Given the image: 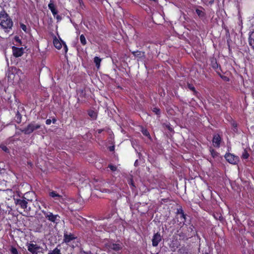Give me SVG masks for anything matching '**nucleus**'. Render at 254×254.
<instances>
[{"instance_id": "nucleus-32", "label": "nucleus", "mask_w": 254, "mask_h": 254, "mask_svg": "<svg viewBox=\"0 0 254 254\" xmlns=\"http://www.w3.org/2000/svg\"><path fill=\"white\" fill-rule=\"evenodd\" d=\"M10 251L11 253V254H18V252L16 248L12 247L10 249Z\"/></svg>"}, {"instance_id": "nucleus-23", "label": "nucleus", "mask_w": 254, "mask_h": 254, "mask_svg": "<svg viewBox=\"0 0 254 254\" xmlns=\"http://www.w3.org/2000/svg\"><path fill=\"white\" fill-rule=\"evenodd\" d=\"M209 151H210V154H211V156L213 158H215L217 157V156H218L219 153L212 147L210 148Z\"/></svg>"}, {"instance_id": "nucleus-7", "label": "nucleus", "mask_w": 254, "mask_h": 254, "mask_svg": "<svg viewBox=\"0 0 254 254\" xmlns=\"http://www.w3.org/2000/svg\"><path fill=\"white\" fill-rule=\"evenodd\" d=\"M209 62L210 66L216 72V73L218 72L219 71H222L221 65L217 63V61L215 57L214 56L210 57Z\"/></svg>"}, {"instance_id": "nucleus-37", "label": "nucleus", "mask_w": 254, "mask_h": 254, "mask_svg": "<svg viewBox=\"0 0 254 254\" xmlns=\"http://www.w3.org/2000/svg\"><path fill=\"white\" fill-rule=\"evenodd\" d=\"M62 42L64 44V50L65 53H66L68 51L67 46L64 41H62Z\"/></svg>"}, {"instance_id": "nucleus-15", "label": "nucleus", "mask_w": 254, "mask_h": 254, "mask_svg": "<svg viewBox=\"0 0 254 254\" xmlns=\"http://www.w3.org/2000/svg\"><path fill=\"white\" fill-rule=\"evenodd\" d=\"M131 54L134 57L138 58L139 59L144 58L145 57L144 52L139 51H132L131 52Z\"/></svg>"}, {"instance_id": "nucleus-1", "label": "nucleus", "mask_w": 254, "mask_h": 254, "mask_svg": "<svg viewBox=\"0 0 254 254\" xmlns=\"http://www.w3.org/2000/svg\"><path fill=\"white\" fill-rule=\"evenodd\" d=\"M13 22L9 15L4 10L0 11V26L6 32L12 29Z\"/></svg>"}, {"instance_id": "nucleus-51", "label": "nucleus", "mask_w": 254, "mask_h": 254, "mask_svg": "<svg viewBox=\"0 0 254 254\" xmlns=\"http://www.w3.org/2000/svg\"><path fill=\"white\" fill-rule=\"evenodd\" d=\"M147 48H148V49H150V46H148Z\"/></svg>"}, {"instance_id": "nucleus-2", "label": "nucleus", "mask_w": 254, "mask_h": 254, "mask_svg": "<svg viewBox=\"0 0 254 254\" xmlns=\"http://www.w3.org/2000/svg\"><path fill=\"white\" fill-rule=\"evenodd\" d=\"M76 239L77 237H76L73 234H67L66 232H64V242L66 244L73 248H74L76 246H77V244H76L74 242H73V241Z\"/></svg>"}, {"instance_id": "nucleus-31", "label": "nucleus", "mask_w": 254, "mask_h": 254, "mask_svg": "<svg viewBox=\"0 0 254 254\" xmlns=\"http://www.w3.org/2000/svg\"><path fill=\"white\" fill-rule=\"evenodd\" d=\"M231 126L234 128L233 130L235 132H237V130H238V129H237L238 125H237V123L235 121H233L231 123Z\"/></svg>"}, {"instance_id": "nucleus-44", "label": "nucleus", "mask_w": 254, "mask_h": 254, "mask_svg": "<svg viewBox=\"0 0 254 254\" xmlns=\"http://www.w3.org/2000/svg\"><path fill=\"white\" fill-rule=\"evenodd\" d=\"M57 119H56V118H53L52 119V123H53V124H56V122H57Z\"/></svg>"}, {"instance_id": "nucleus-5", "label": "nucleus", "mask_w": 254, "mask_h": 254, "mask_svg": "<svg viewBox=\"0 0 254 254\" xmlns=\"http://www.w3.org/2000/svg\"><path fill=\"white\" fill-rule=\"evenodd\" d=\"M224 157L227 162L234 165L237 164L240 161L238 156L230 153H226Z\"/></svg>"}, {"instance_id": "nucleus-50", "label": "nucleus", "mask_w": 254, "mask_h": 254, "mask_svg": "<svg viewBox=\"0 0 254 254\" xmlns=\"http://www.w3.org/2000/svg\"><path fill=\"white\" fill-rule=\"evenodd\" d=\"M204 254H209L208 253H205Z\"/></svg>"}, {"instance_id": "nucleus-49", "label": "nucleus", "mask_w": 254, "mask_h": 254, "mask_svg": "<svg viewBox=\"0 0 254 254\" xmlns=\"http://www.w3.org/2000/svg\"><path fill=\"white\" fill-rule=\"evenodd\" d=\"M11 74H10V73H9V74H8V77H9V78H11Z\"/></svg>"}, {"instance_id": "nucleus-42", "label": "nucleus", "mask_w": 254, "mask_h": 254, "mask_svg": "<svg viewBox=\"0 0 254 254\" xmlns=\"http://www.w3.org/2000/svg\"><path fill=\"white\" fill-rule=\"evenodd\" d=\"M104 129H97L96 131V132L100 134V133H101L102 131H104Z\"/></svg>"}, {"instance_id": "nucleus-34", "label": "nucleus", "mask_w": 254, "mask_h": 254, "mask_svg": "<svg viewBox=\"0 0 254 254\" xmlns=\"http://www.w3.org/2000/svg\"><path fill=\"white\" fill-rule=\"evenodd\" d=\"M108 168H109L111 171H114V172L116 171L117 169V168L116 166H114L112 164H109L108 165Z\"/></svg>"}, {"instance_id": "nucleus-4", "label": "nucleus", "mask_w": 254, "mask_h": 254, "mask_svg": "<svg viewBox=\"0 0 254 254\" xmlns=\"http://www.w3.org/2000/svg\"><path fill=\"white\" fill-rule=\"evenodd\" d=\"M14 200L16 206L25 210L27 207L28 201L29 200L26 199L24 196H19V197L14 198Z\"/></svg>"}, {"instance_id": "nucleus-3", "label": "nucleus", "mask_w": 254, "mask_h": 254, "mask_svg": "<svg viewBox=\"0 0 254 254\" xmlns=\"http://www.w3.org/2000/svg\"><path fill=\"white\" fill-rule=\"evenodd\" d=\"M41 127V125L39 124H36L35 122H32L28 125V126L24 128L21 130V132L25 134H30L32 133L34 130L39 129Z\"/></svg>"}, {"instance_id": "nucleus-8", "label": "nucleus", "mask_w": 254, "mask_h": 254, "mask_svg": "<svg viewBox=\"0 0 254 254\" xmlns=\"http://www.w3.org/2000/svg\"><path fill=\"white\" fill-rule=\"evenodd\" d=\"M222 141V138L219 134L215 133L213 134L212 141L214 147L219 148Z\"/></svg>"}, {"instance_id": "nucleus-6", "label": "nucleus", "mask_w": 254, "mask_h": 254, "mask_svg": "<svg viewBox=\"0 0 254 254\" xmlns=\"http://www.w3.org/2000/svg\"><path fill=\"white\" fill-rule=\"evenodd\" d=\"M106 247L110 251H114L115 252H119L122 249L123 245L121 243H114L109 242L106 244Z\"/></svg>"}, {"instance_id": "nucleus-47", "label": "nucleus", "mask_w": 254, "mask_h": 254, "mask_svg": "<svg viewBox=\"0 0 254 254\" xmlns=\"http://www.w3.org/2000/svg\"><path fill=\"white\" fill-rule=\"evenodd\" d=\"M189 228L190 229L191 231H193V226L192 225H191V226L190 227V228Z\"/></svg>"}, {"instance_id": "nucleus-20", "label": "nucleus", "mask_w": 254, "mask_h": 254, "mask_svg": "<svg viewBox=\"0 0 254 254\" xmlns=\"http://www.w3.org/2000/svg\"><path fill=\"white\" fill-rule=\"evenodd\" d=\"M249 41L250 45L254 49V31L250 35Z\"/></svg>"}, {"instance_id": "nucleus-27", "label": "nucleus", "mask_w": 254, "mask_h": 254, "mask_svg": "<svg viewBox=\"0 0 254 254\" xmlns=\"http://www.w3.org/2000/svg\"><path fill=\"white\" fill-rule=\"evenodd\" d=\"M222 72V71H218V72H217V73L218 74V75L224 81H229L230 80V79L228 77L226 76H224V75H223L221 74V72Z\"/></svg>"}, {"instance_id": "nucleus-38", "label": "nucleus", "mask_w": 254, "mask_h": 254, "mask_svg": "<svg viewBox=\"0 0 254 254\" xmlns=\"http://www.w3.org/2000/svg\"><path fill=\"white\" fill-rule=\"evenodd\" d=\"M54 17L56 18V19L57 20L58 22L62 20V19L61 16H60V15H57V14Z\"/></svg>"}, {"instance_id": "nucleus-16", "label": "nucleus", "mask_w": 254, "mask_h": 254, "mask_svg": "<svg viewBox=\"0 0 254 254\" xmlns=\"http://www.w3.org/2000/svg\"><path fill=\"white\" fill-rule=\"evenodd\" d=\"M53 44L56 48L60 50L62 48V43L55 36L53 39Z\"/></svg>"}, {"instance_id": "nucleus-22", "label": "nucleus", "mask_w": 254, "mask_h": 254, "mask_svg": "<svg viewBox=\"0 0 254 254\" xmlns=\"http://www.w3.org/2000/svg\"><path fill=\"white\" fill-rule=\"evenodd\" d=\"M188 88L191 90L193 92V95L196 96L197 94L198 93V92L195 90V87L194 86L190 83H188L187 84Z\"/></svg>"}, {"instance_id": "nucleus-18", "label": "nucleus", "mask_w": 254, "mask_h": 254, "mask_svg": "<svg viewBox=\"0 0 254 254\" xmlns=\"http://www.w3.org/2000/svg\"><path fill=\"white\" fill-rule=\"evenodd\" d=\"M14 120L17 124H20L22 121V115L19 113V111H17L14 117Z\"/></svg>"}, {"instance_id": "nucleus-33", "label": "nucleus", "mask_w": 254, "mask_h": 254, "mask_svg": "<svg viewBox=\"0 0 254 254\" xmlns=\"http://www.w3.org/2000/svg\"><path fill=\"white\" fill-rule=\"evenodd\" d=\"M184 213V210L182 208V206H180L179 208L177 209V212L176 213L179 215L183 214V213Z\"/></svg>"}, {"instance_id": "nucleus-43", "label": "nucleus", "mask_w": 254, "mask_h": 254, "mask_svg": "<svg viewBox=\"0 0 254 254\" xmlns=\"http://www.w3.org/2000/svg\"><path fill=\"white\" fill-rule=\"evenodd\" d=\"M114 149H115V147L114 146H110L109 147V150L110 151H113L114 150Z\"/></svg>"}, {"instance_id": "nucleus-12", "label": "nucleus", "mask_w": 254, "mask_h": 254, "mask_svg": "<svg viewBox=\"0 0 254 254\" xmlns=\"http://www.w3.org/2000/svg\"><path fill=\"white\" fill-rule=\"evenodd\" d=\"M41 247L34 244H29L27 246V249L29 252L32 254H37V251Z\"/></svg>"}, {"instance_id": "nucleus-48", "label": "nucleus", "mask_w": 254, "mask_h": 254, "mask_svg": "<svg viewBox=\"0 0 254 254\" xmlns=\"http://www.w3.org/2000/svg\"><path fill=\"white\" fill-rule=\"evenodd\" d=\"M131 185L132 186L134 187V185L133 183V182H132V181H131Z\"/></svg>"}, {"instance_id": "nucleus-35", "label": "nucleus", "mask_w": 254, "mask_h": 254, "mask_svg": "<svg viewBox=\"0 0 254 254\" xmlns=\"http://www.w3.org/2000/svg\"><path fill=\"white\" fill-rule=\"evenodd\" d=\"M180 215V218L183 219V222L184 224L186 221V214H185V213H183V214H181Z\"/></svg>"}, {"instance_id": "nucleus-45", "label": "nucleus", "mask_w": 254, "mask_h": 254, "mask_svg": "<svg viewBox=\"0 0 254 254\" xmlns=\"http://www.w3.org/2000/svg\"><path fill=\"white\" fill-rule=\"evenodd\" d=\"M2 150L3 151H4L5 152H7L8 151V148L6 147V146H3L2 148Z\"/></svg>"}, {"instance_id": "nucleus-28", "label": "nucleus", "mask_w": 254, "mask_h": 254, "mask_svg": "<svg viewBox=\"0 0 254 254\" xmlns=\"http://www.w3.org/2000/svg\"><path fill=\"white\" fill-rule=\"evenodd\" d=\"M141 132L145 136H147V137H148L149 139L151 138V136L150 135V133L149 132H148V131L147 130V129H145V128H143L141 130Z\"/></svg>"}, {"instance_id": "nucleus-39", "label": "nucleus", "mask_w": 254, "mask_h": 254, "mask_svg": "<svg viewBox=\"0 0 254 254\" xmlns=\"http://www.w3.org/2000/svg\"><path fill=\"white\" fill-rule=\"evenodd\" d=\"M52 123V120L50 119H47L46 121V124L47 125H50Z\"/></svg>"}, {"instance_id": "nucleus-25", "label": "nucleus", "mask_w": 254, "mask_h": 254, "mask_svg": "<svg viewBox=\"0 0 254 254\" xmlns=\"http://www.w3.org/2000/svg\"><path fill=\"white\" fill-rule=\"evenodd\" d=\"M48 254H62L61 250L56 247L53 251H51Z\"/></svg>"}, {"instance_id": "nucleus-24", "label": "nucleus", "mask_w": 254, "mask_h": 254, "mask_svg": "<svg viewBox=\"0 0 254 254\" xmlns=\"http://www.w3.org/2000/svg\"><path fill=\"white\" fill-rule=\"evenodd\" d=\"M152 112L154 113L158 117H160L161 115V110L158 107H154L152 109Z\"/></svg>"}, {"instance_id": "nucleus-30", "label": "nucleus", "mask_w": 254, "mask_h": 254, "mask_svg": "<svg viewBox=\"0 0 254 254\" xmlns=\"http://www.w3.org/2000/svg\"><path fill=\"white\" fill-rule=\"evenodd\" d=\"M195 12L196 14L198 15V16L199 17H204L205 16V13L199 9H196L195 10Z\"/></svg>"}, {"instance_id": "nucleus-17", "label": "nucleus", "mask_w": 254, "mask_h": 254, "mask_svg": "<svg viewBox=\"0 0 254 254\" xmlns=\"http://www.w3.org/2000/svg\"><path fill=\"white\" fill-rule=\"evenodd\" d=\"M88 115L92 120H95L97 119V113L95 111L92 110H89L88 111Z\"/></svg>"}, {"instance_id": "nucleus-36", "label": "nucleus", "mask_w": 254, "mask_h": 254, "mask_svg": "<svg viewBox=\"0 0 254 254\" xmlns=\"http://www.w3.org/2000/svg\"><path fill=\"white\" fill-rule=\"evenodd\" d=\"M20 28L24 31L26 32L27 30V27L23 23H20Z\"/></svg>"}, {"instance_id": "nucleus-29", "label": "nucleus", "mask_w": 254, "mask_h": 254, "mask_svg": "<svg viewBox=\"0 0 254 254\" xmlns=\"http://www.w3.org/2000/svg\"><path fill=\"white\" fill-rule=\"evenodd\" d=\"M250 156L249 154L248 153L247 150L245 149L243 152L242 158L244 159H247L249 158Z\"/></svg>"}, {"instance_id": "nucleus-10", "label": "nucleus", "mask_w": 254, "mask_h": 254, "mask_svg": "<svg viewBox=\"0 0 254 254\" xmlns=\"http://www.w3.org/2000/svg\"><path fill=\"white\" fill-rule=\"evenodd\" d=\"M13 55L15 58H18L22 56L24 53L23 48H18L15 46L12 47Z\"/></svg>"}, {"instance_id": "nucleus-40", "label": "nucleus", "mask_w": 254, "mask_h": 254, "mask_svg": "<svg viewBox=\"0 0 254 254\" xmlns=\"http://www.w3.org/2000/svg\"><path fill=\"white\" fill-rule=\"evenodd\" d=\"M166 127L170 131H174L173 129L170 127L169 125H166Z\"/></svg>"}, {"instance_id": "nucleus-19", "label": "nucleus", "mask_w": 254, "mask_h": 254, "mask_svg": "<svg viewBox=\"0 0 254 254\" xmlns=\"http://www.w3.org/2000/svg\"><path fill=\"white\" fill-rule=\"evenodd\" d=\"M49 196L52 198H54L55 199H58L62 197L61 195H60L56 191L54 190L49 192Z\"/></svg>"}, {"instance_id": "nucleus-14", "label": "nucleus", "mask_w": 254, "mask_h": 254, "mask_svg": "<svg viewBox=\"0 0 254 254\" xmlns=\"http://www.w3.org/2000/svg\"><path fill=\"white\" fill-rule=\"evenodd\" d=\"M48 7L51 11L54 16H55V15L58 13V10L56 9V7L52 0H50V2L48 4Z\"/></svg>"}, {"instance_id": "nucleus-26", "label": "nucleus", "mask_w": 254, "mask_h": 254, "mask_svg": "<svg viewBox=\"0 0 254 254\" xmlns=\"http://www.w3.org/2000/svg\"><path fill=\"white\" fill-rule=\"evenodd\" d=\"M80 41L83 46H85L87 44L86 38L83 34L80 36Z\"/></svg>"}, {"instance_id": "nucleus-13", "label": "nucleus", "mask_w": 254, "mask_h": 254, "mask_svg": "<svg viewBox=\"0 0 254 254\" xmlns=\"http://www.w3.org/2000/svg\"><path fill=\"white\" fill-rule=\"evenodd\" d=\"M176 234L179 237L180 240H188V238L190 237V235H188L187 232H183L181 229L177 230Z\"/></svg>"}, {"instance_id": "nucleus-9", "label": "nucleus", "mask_w": 254, "mask_h": 254, "mask_svg": "<svg viewBox=\"0 0 254 254\" xmlns=\"http://www.w3.org/2000/svg\"><path fill=\"white\" fill-rule=\"evenodd\" d=\"M162 236L160 233L157 232L155 233L152 239V245L153 247H157L159 243L162 240Z\"/></svg>"}, {"instance_id": "nucleus-21", "label": "nucleus", "mask_w": 254, "mask_h": 254, "mask_svg": "<svg viewBox=\"0 0 254 254\" xmlns=\"http://www.w3.org/2000/svg\"><path fill=\"white\" fill-rule=\"evenodd\" d=\"M101 61L102 59L98 57H95L94 58V62L98 69L100 68Z\"/></svg>"}, {"instance_id": "nucleus-41", "label": "nucleus", "mask_w": 254, "mask_h": 254, "mask_svg": "<svg viewBox=\"0 0 254 254\" xmlns=\"http://www.w3.org/2000/svg\"><path fill=\"white\" fill-rule=\"evenodd\" d=\"M17 68L16 67H11V71H12V74L14 76L13 72H16L17 71Z\"/></svg>"}, {"instance_id": "nucleus-11", "label": "nucleus", "mask_w": 254, "mask_h": 254, "mask_svg": "<svg viewBox=\"0 0 254 254\" xmlns=\"http://www.w3.org/2000/svg\"><path fill=\"white\" fill-rule=\"evenodd\" d=\"M45 217L50 221L55 223L57 218L59 216L58 215H54L51 212H44Z\"/></svg>"}, {"instance_id": "nucleus-46", "label": "nucleus", "mask_w": 254, "mask_h": 254, "mask_svg": "<svg viewBox=\"0 0 254 254\" xmlns=\"http://www.w3.org/2000/svg\"><path fill=\"white\" fill-rule=\"evenodd\" d=\"M83 254H92L90 251H89V252H85V251H84L83 252Z\"/></svg>"}]
</instances>
